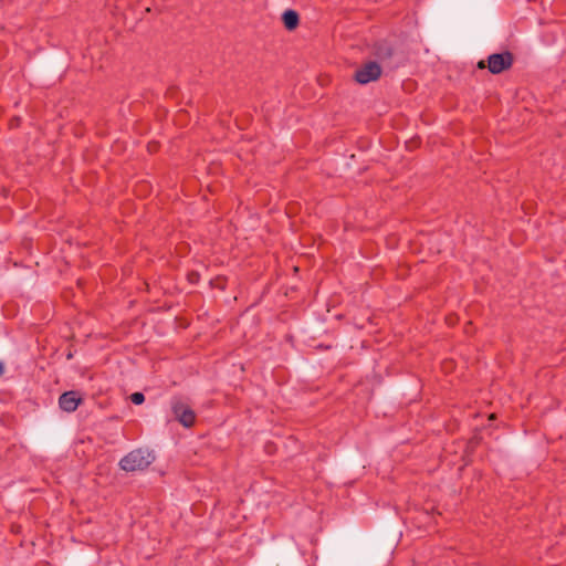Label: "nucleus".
Returning a JSON list of instances; mask_svg holds the SVG:
<instances>
[{
    "label": "nucleus",
    "mask_w": 566,
    "mask_h": 566,
    "mask_svg": "<svg viewBox=\"0 0 566 566\" xmlns=\"http://www.w3.org/2000/svg\"><path fill=\"white\" fill-rule=\"evenodd\" d=\"M154 461L155 455L151 451L138 448L122 458L119 467L126 472L143 471L146 470Z\"/></svg>",
    "instance_id": "nucleus-1"
},
{
    "label": "nucleus",
    "mask_w": 566,
    "mask_h": 566,
    "mask_svg": "<svg viewBox=\"0 0 566 566\" xmlns=\"http://www.w3.org/2000/svg\"><path fill=\"white\" fill-rule=\"evenodd\" d=\"M514 62V56L510 51L501 53H493L489 55L488 61L481 60L478 62L479 69H485L488 66L492 74H500L505 70H509Z\"/></svg>",
    "instance_id": "nucleus-2"
},
{
    "label": "nucleus",
    "mask_w": 566,
    "mask_h": 566,
    "mask_svg": "<svg viewBox=\"0 0 566 566\" xmlns=\"http://www.w3.org/2000/svg\"><path fill=\"white\" fill-rule=\"evenodd\" d=\"M171 412L175 419L185 428H191L196 422V412L179 397H174L170 401Z\"/></svg>",
    "instance_id": "nucleus-3"
},
{
    "label": "nucleus",
    "mask_w": 566,
    "mask_h": 566,
    "mask_svg": "<svg viewBox=\"0 0 566 566\" xmlns=\"http://www.w3.org/2000/svg\"><path fill=\"white\" fill-rule=\"evenodd\" d=\"M380 75V65L376 61H369L355 72L354 78L359 84H368L378 80Z\"/></svg>",
    "instance_id": "nucleus-4"
},
{
    "label": "nucleus",
    "mask_w": 566,
    "mask_h": 566,
    "mask_svg": "<svg viewBox=\"0 0 566 566\" xmlns=\"http://www.w3.org/2000/svg\"><path fill=\"white\" fill-rule=\"evenodd\" d=\"M83 402L81 394L76 390L63 392L59 398V406L65 412H73Z\"/></svg>",
    "instance_id": "nucleus-5"
},
{
    "label": "nucleus",
    "mask_w": 566,
    "mask_h": 566,
    "mask_svg": "<svg viewBox=\"0 0 566 566\" xmlns=\"http://www.w3.org/2000/svg\"><path fill=\"white\" fill-rule=\"evenodd\" d=\"M374 54L380 61H386L394 55V48L387 41H378L374 45Z\"/></svg>",
    "instance_id": "nucleus-6"
},
{
    "label": "nucleus",
    "mask_w": 566,
    "mask_h": 566,
    "mask_svg": "<svg viewBox=\"0 0 566 566\" xmlns=\"http://www.w3.org/2000/svg\"><path fill=\"white\" fill-rule=\"evenodd\" d=\"M282 21L286 30L293 31L300 23L298 13L295 10L287 9L282 14Z\"/></svg>",
    "instance_id": "nucleus-7"
},
{
    "label": "nucleus",
    "mask_w": 566,
    "mask_h": 566,
    "mask_svg": "<svg viewBox=\"0 0 566 566\" xmlns=\"http://www.w3.org/2000/svg\"><path fill=\"white\" fill-rule=\"evenodd\" d=\"M130 401L134 405H142L145 401V395L143 392L136 391L130 395Z\"/></svg>",
    "instance_id": "nucleus-8"
},
{
    "label": "nucleus",
    "mask_w": 566,
    "mask_h": 566,
    "mask_svg": "<svg viewBox=\"0 0 566 566\" xmlns=\"http://www.w3.org/2000/svg\"><path fill=\"white\" fill-rule=\"evenodd\" d=\"M199 277H200V275H199V273H198V272H191V273H189V274H188V280H189V282H190V283H192V284L198 283Z\"/></svg>",
    "instance_id": "nucleus-9"
},
{
    "label": "nucleus",
    "mask_w": 566,
    "mask_h": 566,
    "mask_svg": "<svg viewBox=\"0 0 566 566\" xmlns=\"http://www.w3.org/2000/svg\"><path fill=\"white\" fill-rule=\"evenodd\" d=\"M4 371V367H3V364L0 361V376L3 374Z\"/></svg>",
    "instance_id": "nucleus-10"
}]
</instances>
